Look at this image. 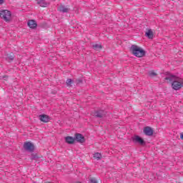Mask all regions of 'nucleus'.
I'll return each mask as SVG.
<instances>
[{
  "label": "nucleus",
  "instance_id": "23",
  "mask_svg": "<svg viewBox=\"0 0 183 183\" xmlns=\"http://www.w3.org/2000/svg\"><path fill=\"white\" fill-rule=\"evenodd\" d=\"M180 138H181V139L183 140V133H182V134H180Z\"/></svg>",
  "mask_w": 183,
  "mask_h": 183
},
{
  "label": "nucleus",
  "instance_id": "21",
  "mask_svg": "<svg viewBox=\"0 0 183 183\" xmlns=\"http://www.w3.org/2000/svg\"><path fill=\"white\" fill-rule=\"evenodd\" d=\"M82 82H83V81H82V79H76V84L77 85H79V84H82Z\"/></svg>",
  "mask_w": 183,
  "mask_h": 183
},
{
  "label": "nucleus",
  "instance_id": "15",
  "mask_svg": "<svg viewBox=\"0 0 183 183\" xmlns=\"http://www.w3.org/2000/svg\"><path fill=\"white\" fill-rule=\"evenodd\" d=\"M92 48L94 51H101V49H102V45L98 44H93Z\"/></svg>",
  "mask_w": 183,
  "mask_h": 183
},
{
  "label": "nucleus",
  "instance_id": "9",
  "mask_svg": "<svg viewBox=\"0 0 183 183\" xmlns=\"http://www.w3.org/2000/svg\"><path fill=\"white\" fill-rule=\"evenodd\" d=\"M39 118L40 119V121H41V122H49V121H51V117H49V116L46 115V114H40L39 116Z\"/></svg>",
  "mask_w": 183,
  "mask_h": 183
},
{
  "label": "nucleus",
  "instance_id": "2",
  "mask_svg": "<svg viewBox=\"0 0 183 183\" xmlns=\"http://www.w3.org/2000/svg\"><path fill=\"white\" fill-rule=\"evenodd\" d=\"M130 52H132V55L137 56V58H142L145 56L147 54L145 50L135 44L132 45L130 47Z\"/></svg>",
  "mask_w": 183,
  "mask_h": 183
},
{
  "label": "nucleus",
  "instance_id": "20",
  "mask_svg": "<svg viewBox=\"0 0 183 183\" xmlns=\"http://www.w3.org/2000/svg\"><path fill=\"white\" fill-rule=\"evenodd\" d=\"M149 76H157V73H155L154 71H149Z\"/></svg>",
  "mask_w": 183,
  "mask_h": 183
},
{
  "label": "nucleus",
  "instance_id": "1",
  "mask_svg": "<svg viewBox=\"0 0 183 183\" xmlns=\"http://www.w3.org/2000/svg\"><path fill=\"white\" fill-rule=\"evenodd\" d=\"M164 80L167 81L168 84H172V88L174 91H179L183 86V79L171 74L169 72L166 73Z\"/></svg>",
  "mask_w": 183,
  "mask_h": 183
},
{
  "label": "nucleus",
  "instance_id": "3",
  "mask_svg": "<svg viewBox=\"0 0 183 183\" xmlns=\"http://www.w3.org/2000/svg\"><path fill=\"white\" fill-rule=\"evenodd\" d=\"M11 11L8 10H1L0 11V18L6 21V22H9L11 21Z\"/></svg>",
  "mask_w": 183,
  "mask_h": 183
},
{
  "label": "nucleus",
  "instance_id": "5",
  "mask_svg": "<svg viewBox=\"0 0 183 183\" xmlns=\"http://www.w3.org/2000/svg\"><path fill=\"white\" fill-rule=\"evenodd\" d=\"M93 115L95 118H105L107 117V111L102 109L94 110Z\"/></svg>",
  "mask_w": 183,
  "mask_h": 183
},
{
  "label": "nucleus",
  "instance_id": "4",
  "mask_svg": "<svg viewBox=\"0 0 183 183\" xmlns=\"http://www.w3.org/2000/svg\"><path fill=\"white\" fill-rule=\"evenodd\" d=\"M132 140L134 142V144H139V145H142L144 147L146 145L147 142H145V140L142 139V137H139V135H134L132 137Z\"/></svg>",
  "mask_w": 183,
  "mask_h": 183
},
{
  "label": "nucleus",
  "instance_id": "6",
  "mask_svg": "<svg viewBox=\"0 0 183 183\" xmlns=\"http://www.w3.org/2000/svg\"><path fill=\"white\" fill-rule=\"evenodd\" d=\"M74 142H78L79 144H84L85 142V137H84L80 133L74 134Z\"/></svg>",
  "mask_w": 183,
  "mask_h": 183
},
{
  "label": "nucleus",
  "instance_id": "18",
  "mask_svg": "<svg viewBox=\"0 0 183 183\" xmlns=\"http://www.w3.org/2000/svg\"><path fill=\"white\" fill-rule=\"evenodd\" d=\"M39 159V157H38V155L34 154H31V161H36Z\"/></svg>",
  "mask_w": 183,
  "mask_h": 183
},
{
  "label": "nucleus",
  "instance_id": "13",
  "mask_svg": "<svg viewBox=\"0 0 183 183\" xmlns=\"http://www.w3.org/2000/svg\"><path fill=\"white\" fill-rule=\"evenodd\" d=\"M37 4L40 5L42 8H46L48 6V3L45 1V0H37Z\"/></svg>",
  "mask_w": 183,
  "mask_h": 183
},
{
  "label": "nucleus",
  "instance_id": "11",
  "mask_svg": "<svg viewBox=\"0 0 183 183\" xmlns=\"http://www.w3.org/2000/svg\"><path fill=\"white\" fill-rule=\"evenodd\" d=\"M65 142L69 144V145H72V144H75V137L67 136L65 137Z\"/></svg>",
  "mask_w": 183,
  "mask_h": 183
},
{
  "label": "nucleus",
  "instance_id": "12",
  "mask_svg": "<svg viewBox=\"0 0 183 183\" xmlns=\"http://www.w3.org/2000/svg\"><path fill=\"white\" fill-rule=\"evenodd\" d=\"M58 11L59 12H63V14H65L69 12V9L65 7V6L61 5L60 6H59Z\"/></svg>",
  "mask_w": 183,
  "mask_h": 183
},
{
  "label": "nucleus",
  "instance_id": "8",
  "mask_svg": "<svg viewBox=\"0 0 183 183\" xmlns=\"http://www.w3.org/2000/svg\"><path fill=\"white\" fill-rule=\"evenodd\" d=\"M144 134L147 137H152L154 135V129L151 127H146L143 130Z\"/></svg>",
  "mask_w": 183,
  "mask_h": 183
},
{
  "label": "nucleus",
  "instance_id": "24",
  "mask_svg": "<svg viewBox=\"0 0 183 183\" xmlns=\"http://www.w3.org/2000/svg\"><path fill=\"white\" fill-rule=\"evenodd\" d=\"M4 4V0H0V5H2Z\"/></svg>",
  "mask_w": 183,
  "mask_h": 183
},
{
  "label": "nucleus",
  "instance_id": "16",
  "mask_svg": "<svg viewBox=\"0 0 183 183\" xmlns=\"http://www.w3.org/2000/svg\"><path fill=\"white\" fill-rule=\"evenodd\" d=\"M94 158H95V159L97 161H99L102 159V154L99 152H96L94 154Z\"/></svg>",
  "mask_w": 183,
  "mask_h": 183
},
{
  "label": "nucleus",
  "instance_id": "19",
  "mask_svg": "<svg viewBox=\"0 0 183 183\" xmlns=\"http://www.w3.org/2000/svg\"><path fill=\"white\" fill-rule=\"evenodd\" d=\"M7 61H14V59H15V56L14 55H9L6 57Z\"/></svg>",
  "mask_w": 183,
  "mask_h": 183
},
{
  "label": "nucleus",
  "instance_id": "7",
  "mask_svg": "<svg viewBox=\"0 0 183 183\" xmlns=\"http://www.w3.org/2000/svg\"><path fill=\"white\" fill-rule=\"evenodd\" d=\"M24 148L26 151H29V152H34L35 151V146L30 142H24Z\"/></svg>",
  "mask_w": 183,
  "mask_h": 183
},
{
  "label": "nucleus",
  "instance_id": "10",
  "mask_svg": "<svg viewBox=\"0 0 183 183\" xmlns=\"http://www.w3.org/2000/svg\"><path fill=\"white\" fill-rule=\"evenodd\" d=\"M27 25L31 29H35L38 26V24H36L35 20H29Z\"/></svg>",
  "mask_w": 183,
  "mask_h": 183
},
{
  "label": "nucleus",
  "instance_id": "17",
  "mask_svg": "<svg viewBox=\"0 0 183 183\" xmlns=\"http://www.w3.org/2000/svg\"><path fill=\"white\" fill-rule=\"evenodd\" d=\"M72 84H74V80H72L71 79H67V80L66 81V84L67 85V86H72Z\"/></svg>",
  "mask_w": 183,
  "mask_h": 183
},
{
  "label": "nucleus",
  "instance_id": "14",
  "mask_svg": "<svg viewBox=\"0 0 183 183\" xmlns=\"http://www.w3.org/2000/svg\"><path fill=\"white\" fill-rule=\"evenodd\" d=\"M145 36L149 38V39H152L154 38V32L152 30L149 29L145 33Z\"/></svg>",
  "mask_w": 183,
  "mask_h": 183
},
{
  "label": "nucleus",
  "instance_id": "22",
  "mask_svg": "<svg viewBox=\"0 0 183 183\" xmlns=\"http://www.w3.org/2000/svg\"><path fill=\"white\" fill-rule=\"evenodd\" d=\"M90 182L91 183H98V181L95 178H92V179H90Z\"/></svg>",
  "mask_w": 183,
  "mask_h": 183
}]
</instances>
